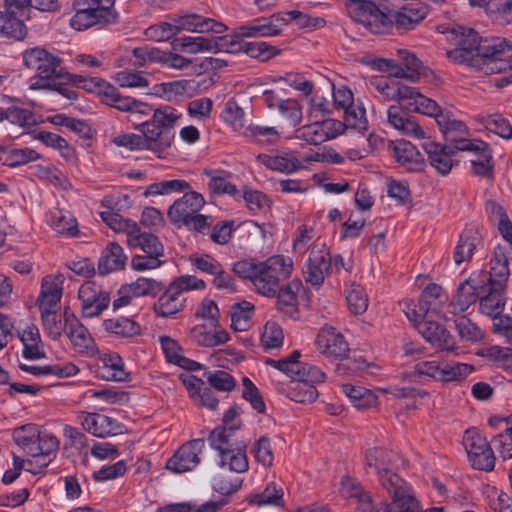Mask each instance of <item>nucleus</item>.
<instances>
[{"mask_svg": "<svg viewBox=\"0 0 512 512\" xmlns=\"http://www.w3.org/2000/svg\"><path fill=\"white\" fill-rule=\"evenodd\" d=\"M116 0H75V13L70 19L73 29L86 30L99 23H114L118 18Z\"/></svg>", "mask_w": 512, "mask_h": 512, "instance_id": "obj_8", "label": "nucleus"}, {"mask_svg": "<svg viewBox=\"0 0 512 512\" xmlns=\"http://www.w3.org/2000/svg\"><path fill=\"white\" fill-rule=\"evenodd\" d=\"M485 293L479 297L480 312L494 319L500 317L504 310V289L489 285L487 282Z\"/></svg>", "mask_w": 512, "mask_h": 512, "instance_id": "obj_45", "label": "nucleus"}, {"mask_svg": "<svg viewBox=\"0 0 512 512\" xmlns=\"http://www.w3.org/2000/svg\"><path fill=\"white\" fill-rule=\"evenodd\" d=\"M64 277L61 274H48L41 280L40 291L36 300L39 310L60 309L63 295Z\"/></svg>", "mask_w": 512, "mask_h": 512, "instance_id": "obj_31", "label": "nucleus"}, {"mask_svg": "<svg viewBox=\"0 0 512 512\" xmlns=\"http://www.w3.org/2000/svg\"><path fill=\"white\" fill-rule=\"evenodd\" d=\"M79 81V88L97 94L105 104L124 112H129L132 109L135 99L122 96L110 83L97 77H85Z\"/></svg>", "mask_w": 512, "mask_h": 512, "instance_id": "obj_22", "label": "nucleus"}, {"mask_svg": "<svg viewBox=\"0 0 512 512\" xmlns=\"http://www.w3.org/2000/svg\"><path fill=\"white\" fill-rule=\"evenodd\" d=\"M394 158L399 165L408 171H417L423 167L424 161L417 148L408 141H399L394 146Z\"/></svg>", "mask_w": 512, "mask_h": 512, "instance_id": "obj_46", "label": "nucleus"}, {"mask_svg": "<svg viewBox=\"0 0 512 512\" xmlns=\"http://www.w3.org/2000/svg\"><path fill=\"white\" fill-rule=\"evenodd\" d=\"M113 61L116 63L151 64L167 61V54L159 48L144 45L132 47L130 45L119 46L113 53Z\"/></svg>", "mask_w": 512, "mask_h": 512, "instance_id": "obj_25", "label": "nucleus"}, {"mask_svg": "<svg viewBox=\"0 0 512 512\" xmlns=\"http://www.w3.org/2000/svg\"><path fill=\"white\" fill-rule=\"evenodd\" d=\"M388 123L404 135L415 139H426V131L414 120L408 116L401 107L392 105L387 111Z\"/></svg>", "mask_w": 512, "mask_h": 512, "instance_id": "obj_39", "label": "nucleus"}, {"mask_svg": "<svg viewBox=\"0 0 512 512\" xmlns=\"http://www.w3.org/2000/svg\"><path fill=\"white\" fill-rule=\"evenodd\" d=\"M233 271L239 277L248 279L256 293L273 298L276 296L280 283L290 277L293 261L284 255H274L264 261H237Z\"/></svg>", "mask_w": 512, "mask_h": 512, "instance_id": "obj_2", "label": "nucleus"}, {"mask_svg": "<svg viewBox=\"0 0 512 512\" xmlns=\"http://www.w3.org/2000/svg\"><path fill=\"white\" fill-rule=\"evenodd\" d=\"M101 219L115 232L125 234L129 247L140 248L144 254L161 258L164 256V246L158 237L153 234L141 233L135 221L109 211L101 213Z\"/></svg>", "mask_w": 512, "mask_h": 512, "instance_id": "obj_6", "label": "nucleus"}, {"mask_svg": "<svg viewBox=\"0 0 512 512\" xmlns=\"http://www.w3.org/2000/svg\"><path fill=\"white\" fill-rule=\"evenodd\" d=\"M102 326L106 332L122 338H131L141 333L140 325L127 317L105 319Z\"/></svg>", "mask_w": 512, "mask_h": 512, "instance_id": "obj_56", "label": "nucleus"}, {"mask_svg": "<svg viewBox=\"0 0 512 512\" xmlns=\"http://www.w3.org/2000/svg\"><path fill=\"white\" fill-rule=\"evenodd\" d=\"M206 444L201 438L183 443L166 461L165 467L174 474L194 470L201 462Z\"/></svg>", "mask_w": 512, "mask_h": 512, "instance_id": "obj_18", "label": "nucleus"}, {"mask_svg": "<svg viewBox=\"0 0 512 512\" xmlns=\"http://www.w3.org/2000/svg\"><path fill=\"white\" fill-rule=\"evenodd\" d=\"M198 88L199 83L194 80H177L154 85L153 93L168 102H173L180 96L192 97Z\"/></svg>", "mask_w": 512, "mask_h": 512, "instance_id": "obj_40", "label": "nucleus"}, {"mask_svg": "<svg viewBox=\"0 0 512 512\" xmlns=\"http://www.w3.org/2000/svg\"><path fill=\"white\" fill-rule=\"evenodd\" d=\"M192 339L200 346L214 347L226 343L229 334L224 329H209L204 324H199L191 329Z\"/></svg>", "mask_w": 512, "mask_h": 512, "instance_id": "obj_53", "label": "nucleus"}, {"mask_svg": "<svg viewBox=\"0 0 512 512\" xmlns=\"http://www.w3.org/2000/svg\"><path fill=\"white\" fill-rule=\"evenodd\" d=\"M422 144L423 149L428 155V160L431 166L441 175H447L453 167L452 155L457 149L443 146L430 140L427 136Z\"/></svg>", "mask_w": 512, "mask_h": 512, "instance_id": "obj_35", "label": "nucleus"}, {"mask_svg": "<svg viewBox=\"0 0 512 512\" xmlns=\"http://www.w3.org/2000/svg\"><path fill=\"white\" fill-rule=\"evenodd\" d=\"M404 93L406 94L403 97L405 99L403 106L408 110L434 117L435 120L443 111L434 100L422 95L413 87L404 90Z\"/></svg>", "mask_w": 512, "mask_h": 512, "instance_id": "obj_42", "label": "nucleus"}, {"mask_svg": "<svg viewBox=\"0 0 512 512\" xmlns=\"http://www.w3.org/2000/svg\"><path fill=\"white\" fill-rule=\"evenodd\" d=\"M48 224L56 233L73 237L78 233L76 218L66 210L55 209L49 213Z\"/></svg>", "mask_w": 512, "mask_h": 512, "instance_id": "obj_51", "label": "nucleus"}, {"mask_svg": "<svg viewBox=\"0 0 512 512\" xmlns=\"http://www.w3.org/2000/svg\"><path fill=\"white\" fill-rule=\"evenodd\" d=\"M256 160L269 170L292 174L305 168L296 151L281 150L257 155Z\"/></svg>", "mask_w": 512, "mask_h": 512, "instance_id": "obj_30", "label": "nucleus"}, {"mask_svg": "<svg viewBox=\"0 0 512 512\" xmlns=\"http://www.w3.org/2000/svg\"><path fill=\"white\" fill-rule=\"evenodd\" d=\"M206 288L204 280L195 275L185 274L174 278L153 304L154 313L162 318L173 317L183 311L186 306L185 293L202 291Z\"/></svg>", "mask_w": 512, "mask_h": 512, "instance_id": "obj_4", "label": "nucleus"}, {"mask_svg": "<svg viewBox=\"0 0 512 512\" xmlns=\"http://www.w3.org/2000/svg\"><path fill=\"white\" fill-rule=\"evenodd\" d=\"M463 444L473 467L485 471L494 468V453L484 436L476 431H466Z\"/></svg>", "mask_w": 512, "mask_h": 512, "instance_id": "obj_23", "label": "nucleus"}, {"mask_svg": "<svg viewBox=\"0 0 512 512\" xmlns=\"http://www.w3.org/2000/svg\"><path fill=\"white\" fill-rule=\"evenodd\" d=\"M315 347L324 358L332 361H341L336 368L339 374H345L346 368L351 369L354 366L361 368L359 361L348 358L350 352L349 343L344 335L332 326H324L319 330L315 338Z\"/></svg>", "mask_w": 512, "mask_h": 512, "instance_id": "obj_7", "label": "nucleus"}, {"mask_svg": "<svg viewBox=\"0 0 512 512\" xmlns=\"http://www.w3.org/2000/svg\"><path fill=\"white\" fill-rule=\"evenodd\" d=\"M292 380L283 389L284 394L292 401L297 403H311L318 397L315 386L302 381L299 378Z\"/></svg>", "mask_w": 512, "mask_h": 512, "instance_id": "obj_54", "label": "nucleus"}, {"mask_svg": "<svg viewBox=\"0 0 512 512\" xmlns=\"http://www.w3.org/2000/svg\"><path fill=\"white\" fill-rule=\"evenodd\" d=\"M212 450L217 452V465L235 473H244L249 469L245 445L232 437V429L216 427L208 437Z\"/></svg>", "mask_w": 512, "mask_h": 512, "instance_id": "obj_5", "label": "nucleus"}, {"mask_svg": "<svg viewBox=\"0 0 512 512\" xmlns=\"http://www.w3.org/2000/svg\"><path fill=\"white\" fill-rule=\"evenodd\" d=\"M34 138L45 146L57 150L66 161L72 162L75 160L74 147L60 135L49 131H39Z\"/></svg>", "mask_w": 512, "mask_h": 512, "instance_id": "obj_58", "label": "nucleus"}, {"mask_svg": "<svg viewBox=\"0 0 512 512\" xmlns=\"http://www.w3.org/2000/svg\"><path fill=\"white\" fill-rule=\"evenodd\" d=\"M285 26V19L282 16L260 17L246 22L234 28L231 35L225 36L228 38L229 49L234 52L236 44L242 38H259V37H275L280 35L282 28Z\"/></svg>", "mask_w": 512, "mask_h": 512, "instance_id": "obj_12", "label": "nucleus"}, {"mask_svg": "<svg viewBox=\"0 0 512 512\" xmlns=\"http://www.w3.org/2000/svg\"><path fill=\"white\" fill-rule=\"evenodd\" d=\"M434 317H426L413 323L423 338L434 348L451 352L455 349V342L448 330Z\"/></svg>", "mask_w": 512, "mask_h": 512, "instance_id": "obj_29", "label": "nucleus"}, {"mask_svg": "<svg viewBox=\"0 0 512 512\" xmlns=\"http://www.w3.org/2000/svg\"><path fill=\"white\" fill-rule=\"evenodd\" d=\"M472 122L484 126L490 132L503 139L512 138V125L510 121L500 113L489 115L477 114L471 117Z\"/></svg>", "mask_w": 512, "mask_h": 512, "instance_id": "obj_49", "label": "nucleus"}, {"mask_svg": "<svg viewBox=\"0 0 512 512\" xmlns=\"http://www.w3.org/2000/svg\"><path fill=\"white\" fill-rule=\"evenodd\" d=\"M64 333L69 339L73 349L86 357H93L97 353V345L89 330L81 323L75 314L68 309L63 313Z\"/></svg>", "mask_w": 512, "mask_h": 512, "instance_id": "obj_19", "label": "nucleus"}, {"mask_svg": "<svg viewBox=\"0 0 512 512\" xmlns=\"http://www.w3.org/2000/svg\"><path fill=\"white\" fill-rule=\"evenodd\" d=\"M341 391L357 409H368L377 405V395L365 387L343 384Z\"/></svg>", "mask_w": 512, "mask_h": 512, "instance_id": "obj_55", "label": "nucleus"}, {"mask_svg": "<svg viewBox=\"0 0 512 512\" xmlns=\"http://www.w3.org/2000/svg\"><path fill=\"white\" fill-rule=\"evenodd\" d=\"M384 489L391 495L392 501L385 504L379 512H419V503L410 488L399 475L383 480Z\"/></svg>", "mask_w": 512, "mask_h": 512, "instance_id": "obj_21", "label": "nucleus"}, {"mask_svg": "<svg viewBox=\"0 0 512 512\" xmlns=\"http://www.w3.org/2000/svg\"><path fill=\"white\" fill-rule=\"evenodd\" d=\"M448 296L437 284H429L421 293L418 303L405 301L402 310L412 323L426 317L437 316L447 319L443 307L447 304Z\"/></svg>", "mask_w": 512, "mask_h": 512, "instance_id": "obj_9", "label": "nucleus"}, {"mask_svg": "<svg viewBox=\"0 0 512 512\" xmlns=\"http://www.w3.org/2000/svg\"><path fill=\"white\" fill-rule=\"evenodd\" d=\"M126 262L127 256L123 248L116 242H110L100 256L98 270L106 275L124 269Z\"/></svg>", "mask_w": 512, "mask_h": 512, "instance_id": "obj_44", "label": "nucleus"}, {"mask_svg": "<svg viewBox=\"0 0 512 512\" xmlns=\"http://www.w3.org/2000/svg\"><path fill=\"white\" fill-rule=\"evenodd\" d=\"M340 494L347 500L359 505L361 509H368L370 506V495L364 491L358 481L350 476L341 479Z\"/></svg>", "mask_w": 512, "mask_h": 512, "instance_id": "obj_52", "label": "nucleus"}, {"mask_svg": "<svg viewBox=\"0 0 512 512\" xmlns=\"http://www.w3.org/2000/svg\"><path fill=\"white\" fill-rule=\"evenodd\" d=\"M379 71L388 73L389 76L400 78L410 82L425 80L439 84L442 80L428 66H377Z\"/></svg>", "mask_w": 512, "mask_h": 512, "instance_id": "obj_38", "label": "nucleus"}, {"mask_svg": "<svg viewBox=\"0 0 512 512\" xmlns=\"http://www.w3.org/2000/svg\"><path fill=\"white\" fill-rule=\"evenodd\" d=\"M487 281V272L475 271L471 273L466 280L458 285L451 302L447 305V311L452 315L465 312L485 293Z\"/></svg>", "mask_w": 512, "mask_h": 512, "instance_id": "obj_13", "label": "nucleus"}, {"mask_svg": "<svg viewBox=\"0 0 512 512\" xmlns=\"http://www.w3.org/2000/svg\"><path fill=\"white\" fill-rule=\"evenodd\" d=\"M489 425L494 429H501L493 439L494 449L503 459L512 458V414L508 416L495 415L488 419Z\"/></svg>", "mask_w": 512, "mask_h": 512, "instance_id": "obj_34", "label": "nucleus"}, {"mask_svg": "<svg viewBox=\"0 0 512 512\" xmlns=\"http://www.w3.org/2000/svg\"><path fill=\"white\" fill-rule=\"evenodd\" d=\"M97 375L107 381H126L129 373L122 358L115 352L102 353L98 358Z\"/></svg>", "mask_w": 512, "mask_h": 512, "instance_id": "obj_37", "label": "nucleus"}, {"mask_svg": "<svg viewBox=\"0 0 512 512\" xmlns=\"http://www.w3.org/2000/svg\"><path fill=\"white\" fill-rule=\"evenodd\" d=\"M78 297L81 302V314L84 318L99 316L109 307L111 301L108 292L91 282H86L80 286Z\"/></svg>", "mask_w": 512, "mask_h": 512, "instance_id": "obj_26", "label": "nucleus"}, {"mask_svg": "<svg viewBox=\"0 0 512 512\" xmlns=\"http://www.w3.org/2000/svg\"><path fill=\"white\" fill-rule=\"evenodd\" d=\"M77 422L89 434L97 438H108L126 432V427L113 417L97 412L80 411Z\"/></svg>", "mask_w": 512, "mask_h": 512, "instance_id": "obj_20", "label": "nucleus"}, {"mask_svg": "<svg viewBox=\"0 0 512 512\" xmlns=\"http://www.w3.org/2000/svg\"><path fill=\"white\" fill-rule=\"evenodd\" d=\"M490 265V272L487 273L489 285L505 289L509 277L507 258L502 252H495Z\"/></svg>", "mask_w": 512, "mask_h": 512, "instance_id": "obj_59", "label": "nucleus"}, {"mask_svg": "<svg viewBox=\"0 0 512 512\" xmlns=\"http://www.w3.org/2000/svg\"><path fill=\"white\" fill-rule=\"evenodd\" d=\"M284 491L281 485L270 482L260 492H252L247 496V502L256 506H284Z\"/></svg>", "mask_w": 512, "mask_h": 512, "instance_id": "obj_47", "label": "nucleus"}, {"mask_svg": "<svg viewBox=\"0 0 512 512\" xmlns=\"http://www.w3.org/2000/svg\"><path fill=\"white\" fill-rule=\"evenodd\" d=\"M83 79L84 76L71 74L63 66H38V72L28 80V88L32 91H47L69 83L79 88V80Z\"/></svg>", "mask_w": 512, "mask_h": 512, "instance_id": "obj_16", "label": "nucleus"}, {"mask_svg": "<svg viewBox=\"0 0 512 512\" xmlns=\"http://www.w3.org/2000/svg\"><path fill=\"white\" fill-rule=\"evenodd\" d=\"M162 352L169 363L175 364L186 370H197L200 364L186 358L180 344L173 338L161 335L158 337Z\"/></svg>", "mask_w": 512, "mask_h": 512, "instance_id": "obj_43", "label": "nucleus"}, {"mask_svg": "<svg viewBox=\"0 0 512 512\" xmlns=\"http://www.w3.org/2000/svg\"><path fill=\"white\" fill-rule=\"evenodd\" d=\"M236 46L246 55L260 62L270 61L282 52L281 49L263 41L238 43Z\"/></svg>", "mask_w": 512, "mask_h": 512, "instance_id": "obj_61", "label": "nucleus"}, {"mask_svg": "<svg viewBox=\"0 0 512 512\" xmlns=\"http://www.w3.org/2000/svg\"><path fill=\"white\" fill-rule=\"evenodd\" d=\"M481 355L491 361L498 368L512 374V349L498 345L484 349Z\"/></svg>", "mask_w": 512, "mask_h": 512, "instance_id": "obj_64", "label": "nucleus"}, {"mask_svg": "<svg viewBox=\"0 0 512 512\" xmlns=\"http://www.w3.org/2000/svg\"><path fill=\"white\" fill-rule=\"evenodd\" d=\"M19 338L23 344V357L26 359H40L45 356L43 342L41 340L38 327L28 325L19 333Z\"/></svg>", "mask_w": 512, "mask_h": 512, "instance_id": "obj_48", "label": "nucleus"}, {"mask_svg": "<svg viewBox=\"0 0 512 512\" xmlns=\"http://www.w3.org/2000/svg\"><path fill=\"white\" fill-rule=\"evenodd\" d=\"M344 131L341 121L332 118L309 120V123L294 130L293 138L308 144L319 145L336 138Z\"/></svg>", "mask_w": 512, "mask_h": 512, "instance_id": "obj_17", "label": "nucleus"}, {"mask_svg": "<svg viewBox=\"0 0 512 512\" xmlns=\"http://www.w3.org/2000/svg\"><path fill=\"white\" fill-rule=\"evenodd\" d=\"M458 151L474 153L475 157L470 160L473 174L489 177L492 172V155L488 144L480 139H461L455 143Z\"/></svg>", "mask_w": 512, "mask_h": 512, "instance_id": "obj_27", "label": "nucleus"}, {"mask_svg": "<svg viewBox=\"0 0 512 512\" xmlns=\"http://www.w3.org/2000/svg\"><path fill=\"white\" fill-rule=\"evenodd\" d=\"M206 201L204 196L192 189L185 191L184 194L177 198L167 210V216L171 223L180 226L188 217L205 206Z\"/></svg>", "mask_w": 512, "mask_h": 512, "instance_id": "obj_28", "label": "nucleus"}, {"mask_svg": "<svg viewBox=\"0 0 512 512\" xmlns=\"http://www.w3.org/2000/svg\"><path fill=\"white\" fill-rule=\"evenodd\" d=\"M428 14V8L423 3H409L399 10H391L392 28L412 30L422 22Z\"/></svg>", "mask_w": 512, "mask_h": 512, "instance_id": "obj_33", "label": "nucleus"}, {"mask_svg": "<svg viewBox=\"0 0 512 512\" xmlns=\"http://www.w3.org/2000/svg\"><path fill=\"white\" fill-rule=\"evenodd\" d=\"M436 123L446 140L453 145L454 149L455 143L459 141L454 134H469V128L467 125L463 121L456 119L450 112L442 111L441 114L438 115ZM461 139L462 138H460V140Z\"/></svg>", "mask_w": 512, "mask_h": 512, "instance_id": "obj_50", "label": "nucleus"}, {"mask_svg": "<svg viewBox=\"0 0 512 512\" xmlns=\"http://www.w3.org/2000/svg\"><path fill=\"white\" fill-rule=\"evenodd\" d=\"M316 242H324L316 235L314 227L301 224L297 227L292 241L293 252L303 256L308 250L312 251Z\"/></svg>", "mask_w": 512, "mask_h": 512, "instance_id": "obj_57", "label": "nucleus"}, {"mask_svg": "<svg viewBox=\"0 0 512 512\" xmlns=\"http://www.w3.org/2000/svg\"><path fill=\"white\" fill-rule=\"evenodd\" d=\"M26 35L27 29L21 20L10 15L5 9L0 10V37L20 41Z\"/></svg>", "mask_w": 512, "mask_h": 512, "instance_id": "obj_62", "label": "nucleus"}, {"mask_svg": "<svg viewBox=\"0 0 512 512\" xmlns=\"http://www.w3.org/2000/svg\"><path fill=\"white\" fill-rule=\"evenodd\" d=\"M173 19L178 33L181 31H187L191 33L213 32L221 34L227 30V26L225 24L198 14L179 15Z\"/></svg>", "mask_w": 512, "mask_h": 512, "instance_id": "obj_32", "label": "nucleus"}, {"mask_svg": "<svg viewBox=\"0 0 512 512\" xmlns=\"http://www.w3.org/2000/svg\"><path fill=\"white\" fill-rule=\"evenodd\" d=\"M182 114L172 106H162L153 111L152 118L135 126L152 143V153L158 158H165L173 143L174 126Z\"/></svg>", "mask_w": 512, "mask_h": 512, "instance_id": "obj_3", "label": "nucleus"}, {"mask_svg": "<svg viewBox=\"0 0 512 512\" xmlns=\"http://www.w3.org/2000/svg\"><path fill=\"white\" fill-rule=\"evenodd\" d=\"M360 62L361 64H416L417 62L422 64L415 53L405 48L396 49L388 58L370 54L364 56Z\"/></svg>", "mask_w": 512, "mask_h": 512, "instance_id": "obj_60", "label": "nucleus"}, {"mask_svg": "<svg viewBox=\"0 0 512 512\" xmlns=\"http://www.w3.org/2000/svg\"><path fill=\"white\" fill-rule=\"evenodd\" d=\"M301 353L294 350L290 355L282 359H265V363L290 378H299L313 386L325 382L326 374L318 367L303 363L299 360Z\"/></svg>", "mask_w": 512, "mask_h": 512, "instance_id": "obj_14", "label": "nucleus"}, {"mask_svg": "<svg viewBox=\"0 0 512 512\" xmlns=\"http://www.w3.org/2000/svg\"><path fill=\"white\" fill-rule=\"evenodd\" d=\"M395 457V454L392 452L377 447L370 448L366 452V465L377 473L378 479L383 487V480L386 479L388 481L392 475H397L389 467Z\"/></svg>", "mask_w": 512, "mask_h": 512, "instance_id": "obj_41", "label": "nucleus"}, {"mask_svg": "<svg viewBox=\"0 0 512 512\" xmlns=\"http://www.w3.org/2000/svg\"><path fill=\"white\" fill-rule=\"evenodd\" d=\"M303 292V284L299 279H292L279 290L276 306L279 312L290 318L298 316V297Z\"/></svg>", "mask_w": 512, "mask_h": 512, "instance_id": "obj_36", "label": "nucleus"}, {"mask_svg": "<svg viewBox=\"0 0 512 512\" xmlns=\"http://www.w3.org/2000/svg\"><path fill=\"white\" fill-rule=\"evenodd\" d=\"M240 200L244 201L248 210L254 215L266 212L271 205V201L266 194L250 187H245L240 191L237 201Z\"/></svg>", "mask_w": 512, "mask_h": 512, "instance_id": "obj_63", "label": "nucleus"}, {"mask_svg": "<svg viewBox=\"0 0 512 512\" xmlns=\"http://www.w3.org/2000/svg\"><path fill=\"white\" fill-rule=\"evenodd\" d=\"M349 16L372 33H388L392 29L391 10H381L368 0H350L347 5Z\"/></svg>", "mask_w": 512, "mask_h": 512, "instance_id": "obj_10", "label": "nucleus"}, {"mask_svg": "<svg viewBox=\"0 0 512 512\" xmlns=\"http://www.w3.org/2000/svg\"><path fill=\"white\" fill-rule=\"evenodd\" d=\"M331 262L332 258L325 242H316L306 263L305 281L314 287H320L331 267Z\"/></svg>", "mask_w": 512, "mask_h": 512, "instance_id": "obj_24", "label": "nucleus"}, {"mask_svg": "<svg viewBox=\"0 0 512 512\" xmlns=\"http://www.w3.org/2000/svg\"><path fill=\"white\" fill-rule=\"evenodd\" d=\"M172 59L181 61L182 64H191V60H187L184 55H196L202 53H216L219 51H227L233 53V49H228V38H205L202 36H184L175 38L171 42Z\"/></svg>", "mask_w": 512, "mask_h": 512, "instance_id": "obj_11", "label": "nucleus"}, {"mask_svg": "<svg viewBox=\"0 0 512 512\" xmlns=\"http://www.w3.org/2000/svg\"><path fill=\"white\" fill-rule=\"evenodd\" d=\"M446 34L447 40L455 45L446 52L447 59L458 64L502 61L503 55L512 50V45L504 38H482L478 32L463 26L452 27Z\"/></svg>", "mask_w": 512, "mask_h": 512, "instance_id": "obj_1", "label": "nucleus"}, {"mask_svg": "<svg viewBox=\"0 0 512 512\" xmlns=\"http://www.w3.org/2000/svg\"><path fill=\"white\" fill-rule=\"evenodd\" d=\"M13 439L17 445L33 457L48 455L51 451L56 450L59 445L55 436L47 432H40L34 424L16 428L13 431Z\"/></svg>", "mask_w": 512, "mask_h": 512, "instance_id": "obj_15", "label": "nucleus"}]
</instances>
